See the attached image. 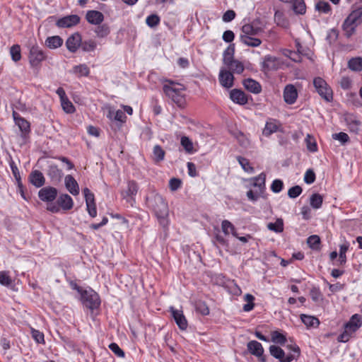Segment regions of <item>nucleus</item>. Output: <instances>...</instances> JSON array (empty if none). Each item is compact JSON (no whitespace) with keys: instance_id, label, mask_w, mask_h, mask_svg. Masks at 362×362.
Segmentation results:
<instances>
[{"instance_id":"1","label":"nucleus","mask_w":362,"mask_h":362,"mask_svg":"<svg viewBox=\"0 0 362 362\" xmlns=\"http://www.w3.org/2000/svg\"><path fill=\"white\" fill-rule=\"evenodd\" d=\"M146 204L154 213L160 224L166 228L168 226V205L159 194L152 192L146 197Z\"/></svg>"},{"instance_id":"2","label":"nucleus","mask_w":362,"mask_h":362,"mask_svg":"<svg viewBox=\"0 0 362 362\" xmlns=\"http://www.w3.org/2000/svg\"><path fill=\"white\" fill-rule=\"evenodd\" d=\"M163 90L167 97L172 100L178 106H182L185 103L184 85L171 80H166Z\"/></svg>"},{"instance_id":"3","label":"nucleus","mask_w":362,"mask_h":362,"mask_svg":"<svg viewBox=\"0 0 362 362\" xmlns=\"http://www.w3.org/2000/svg\"><path fill=\"white\" fill-rule=\"evenodd\" d=\"M235 49L233 45H230L223 52V63L233 74H240L243 72L245 67L243 64L233 58Z\"/></svg>"},{"instance_id":"4","label":"nucleus","mask_w":362,"mask_h":362,"mask_svg":"<svg viewBox=\"0 0 362 362\" xmlns=\"http://www.w3.org/2000/svg\"><path fill=\"white\" fill-rule=\"evenodd\" d=\"M288 347L292 350L293 354L285 356L284 351L279 346L275 345L270 346L269 352L273 357L279 359L280 362H291L300 356V349L296 344L288 345Z\"/></svg>"},{"instance_id":"5","label":"nucleus","mask_w":362,"mask_h":362,"mask_svg":"<svg viewBox=\"0 0 362 362\" xmlns=\"http://www.w3.org/2000/svg\"><path fill=\"white\" fill-rule=\"evenodd\" d=\"M75 288L81 294V300L84 306L90 310H94L99 307L100 300L96 292L93 290H83L81 288L76 286Z\"/></svg>"},{"instance_id":"6","label":"nucleus","mask_w":362,"mask_h":362,"mask_svg":"<svg viewBox=\"0 0 362 362\" xmlns=\"http://www.w3.org/2000/svg\"><path fill=\"white\" fill-rule=\"evenodd\" d=\"M314 86L319 95L326 101L329 102L332 100V91L325 80L320 77H317L313 81Z\"/></svg>"},{"instance_id":"7","label":"nucleus","mask_w":362,"mask_h":362,"mask_svg":"<svg viewBox=\"0 0 362 362\" xmlns=\"http://www.w3.org/2000/svg\"><path fill=\"white\" fill-rule=\"evenodd\" d=\"M29 62L32 67H38L46 56L38 46L31 47L29 52Z\"/></svg>"},{"instance_id":"8","label":"nucleus","mask_w":362,"mask_h":362,"mask_svg":"<svg viewBox=\"0 0 362 362\" xmlns=\"http://www.w3.org/2000/svg\"><path fill=\"white\" fill-rule=\"evenodd\" d=\"M264 30L259 19L254 20L250 23L245 24L242 27V34L246 35H257Z\"/></svg>"},{"instance_id":"9","label":"nucleus","mask_w":362,"mask_h":362,"mask_svg":"<svg viewBox=\"0 0 362 362\" xmlns=\"http://www.w3.org/2000/svg\"><path fill=\"white\" fill-rule=\"evenodd\" d=\"M139 187L137 183L131 180L128 182L127 189L122 193L123 199H124L131 206H133L135 203L134 196L137 194Z\"/></svg>"},{"instance_id":"10","label":"nucleus","mask_w":362,"mask_h":362,"mask_svg":"<svg viewBox=\"0 0 362 362\" xmlns=\"http://www.w3.org/2000/svg\"><path fill=\"white\" fill-rule=\"evenodd\" d=\"M81 35L79 33H75L70 35L66 41V47L68 50L72 53H75L81 44Z\"/></svg>"},{"instance_id":"11","label":"nucleus","mask_w":362,"mask_h":362,"mask_svg":"<svg viewBox=\"0 0 362 362\" xmlns=\"http://www.w3.org/2000/svg\"><path fill=\"white\" fill-rule=\"evenodd\" d=\"M57 195V190L56 188L52 187H46L42 188L39 192V198L43 202H53Z\"/></svg>"},{"instance_id":"12","label":"nucleus","mask_w":362,"mask_h":362,"mask_svg":"<svg viewBox=\"0 0 362 362\" xmlns=\"http://www.w3.org/2000/svg\"><path fill=\"white\" fill-rule=\"evenodd\" d=\"M218 79L221 85L226 88H231L233 86V74L226 69L220 70Z\"/></svg>"},{"instance_id":"13","label":"nucleus","mask_w":362,"mask_h":362,"mask_svg":"<svg viewBox=\"0 0 362 362\" xmlns=\"http://www.w3.org/2000/svg\"><path fill=\"white\" fill-rule=\"evenodd\" d=\"M80 22V17L78 15H69L59 18L57 21L59 28H71Z\"/></svg>"},{"instance_id":"14","label":"nucleus","mask_w":362,"mask_h":362,"mask_svg":"<svg viewBox=\"0 0 362 362\" xmlns=\"http://www.w3.org/2000/svg\"><path fill=\"white\" fill-rule=\"evenodd\" d=\"M247 349L252 355L258 357L261 362H265L263 357L264 349L261 343L255 340L251 341L247 344Z\"/></svg>"},{"instance_id":"15","label":"nucleus","mask_w":362,"mask_h":362,"mask_svg":"<svg viewBox=\"0 0 362 362\" xmlns=\"http://www.w3.org/2000/svg\"><path fill=\"white\" fill-rule=\"evenodd\" d=\"M298 98V92L296 87L292 84L286 86L284 90V98L287 104H293Z\"/></svg>"},{"instance_id":"16","label":"nucleus","mask_w":362,"mask_h":362,"mask_svg":"<svg viewBox=\"0 0 362 362\" xmlns=\"http://www.w3.org/2000/svg\"><path fill=\"white\" fill-rule=\"evenodd\" d=\"M357 26L358 25L348 16L344 21L341 28L344 32V35L349 38L355 33Z\"/></svg>"},{"instance_id":"17","label":"nucleus","mask_w":362,"mask_h":362,"mask_svg":"<svg viewBox=\"0 0 362 362\" xmlns=\"http://www.w3.org/2000/svg\"><path fill=\"white\" fill-rule=\"evenodd\" d=\"M280 127L281 124L279 121L274 119H269L263 129L262 134L268 137L273 133L278 132Z\"/></svg>"},{"instance_id":"18","label":"nucleus","mask_w":362,"mask_h":362,"mask_svg":"<svg viewBox=\"0 0 362 362\" xmlns=\"http://www.w3.org/2000/svg\"><path fill=\"white\" fill-rule=\"evenodd\" d=\"M170 311L179 328L182 330L186 329L187 327V322L182 313V311L176 310L173 307L170 308Z\"/></svg>"},{"instance_id":"19","label":"nucleus","mask_w":362,"mask_h":362,"mask_svg":"<svg viewBox=\"0 0 362 362\" xmlns=\"http://www.w3.org/2000/svg\"><path fill=\"white\" fill-rule=\"evenodd\" d=\"M345 122L349 130L352 132H358L361 126V122L357 117L352 114L345 115Z\"/></svg>"},{"instance_id":"20","label":"nucleus","mask_w":362,"mask_h":362,"mask_svg":"<svg viewBox=\"0 0 362 362\" xmlns=\"http://www.w3.org/2000/svg\"><path fill=\"white\" fill-rule=\"evenodd\" d=\"M266 175L264 173H260L258 176L252 177L250 180L251 186L257 187L259 194H262L265 189Z\"/></svg>"},{"instance_id":"21","label":"nucleus","mask_w":362,"mask_h":362,"mask_svg":"<svg viewBox=\"0 0 362 362\" xmlns=\"http://www.w3.org/2000/svg\"><path fill=\"white\" fill-rule=\"evenodd\" d=\"M362 325V322L361 320V316L358 314L354 315L350 320L346 324L345 329L349 331L350 333H354L356 330H358L361 326Z\"/></svg>"},{"instance_id":"22","label":"nucleus","mask_w":362,"mask_h":362,"mask_svg":"<svg viewBox=\"0 0 362 362\" xmlns=\"http://www.w3.org/2000/svg\"><path fill=\"white\" fill-rule=\"evenodd\" d=\"M86 18L91 24L99 25L103 21L104 16L100 11L92 10L87 12Z\"/></svg>"},{"instance_id":"23","label":"nucleus","mask_w":362,"mask_h":362,"mask_svg":"<svg viewBox=\"0 0 362 362\" xmlns=\"http://www.w3.org/2000/svg\"><path fill=\"white\" fill-rule=\"evenodd\" d=\"M230 99L239 105H245L247 103V98L245 93L238 89H233L230 93Z\"/></svg>"},{"instance_id":"24","label":"nucleus","mask_w":362,"mask_h":362,"mask_svg":"<svg viewBox=\"0 0 362 362\" xmlns=\"http://www.w3.org/2000/svg\"><path fill=\"white\" fill-rule=\"evenodd\" d=\"M279 62L276 57L266 56L263 62V68L265 71H269L279 69Z\"/></svg>"},{"instance_id":"25","label":"nucleus","mask_w":362,"mask_h":362,"mask_svg":"<svg viewBox=\"0 0 362 362\" xmlns=\"http://www.w3.org/2000/svg\"><path fill=\"white\" fill-rule=\"evenodd\" d=\"M13 117L16 124L22 132L27 133L30 131V123L27 120L21 117L19 114L15 111L13 112Z\"/></svg>"},{"instance_id":"26","label":"nucleus","mask_w":362,"mask_h":362,"mask_svg":"<svg viewBox=\"0 0 362 362\" xmlns=\"http://www.w3.org/2000/svg\"><path fill=\"white\" fill-rule=\"evenodd\" d=\"M65 185L69 192L73 195H77L79 193V187L76 180L70 175L65 177Z\"/></svg>"},{"instance_id":"27","label":"nucleus","mask_w":362,"mask_h":362,"mask_svg":"<svg viewBox=\"0 0 362 362\" xmlns=\"http://www.w3.org/2000/svg\"><path fill=\"white\" fill-rule=\"evenodd\" d=\"M30 182L36 187H40L45 184L43 174L39 170H33L29 176Z\"/></svg>"},{"instance_id":"28","label":"nucleus","mask_w":362,"mask_h":362,"mask_svg":"<svg viewBox=\"0 0 362 362\" xmlns=\"http://www.w3.org/2000/svg\"><path fill=\"white\" fill-rule=\"evenodd\" d=\"M282 2L292 4V8L297 14L305 13L306 6L303 0H280Z\"/></svg>"},{"instance_id":"29","label":"nucleus","mask_w":362,"mask_h":362,"mask_svg":"<svg viewBox=\"0 0 362 362\" xmlns=\"http://www.w3.org/2000/svg\"><path fill=\"white\" fill-rule=\"evenodd\" d=\"M243 86L247 90L253 93H259L262 90L260 84L252 78L245 79L243 81Z\"/></svg>"},{"instance_id":"30","label":"nucleus","mask_w":362,"mask_h":362,"mask_svg":"<svg viewBox=\"0 0 362 362\" xmlns=\"http://www.w3.org/2000/svg\"><path fill=\"white\" fill-rule=\"evenodd\" d=\"M240 38L241 42L248 47H257L262 43L260 39L254 37L253 35H240Z\"/></svg>"},{"instance_id":"31","label":"nucleus","mask_w":362,"mask_h":362,"mask_svg":"<svg viewBox=\"0 0 362 362\" xmlns=\"http://www.w3.org/2000/svg\"><path fill=\"white\" fill-rule=\"evenodd\" d=\"M57 204L64 210H69L74 206L72 198L69 194H62L57 199Z\"/></svg>"},{"instance_id":"32","label":"nucleus","mask_w":362,"mask_h":362,"mask_svg":"<svg viewBox=\"0 0 362 362\" xmlns=\"http://www.w3.org/2000/svg\"><path fill=\"white\" fill-rule=\"evenodd\" d=\"M63 44V40L58 35L49 37L45 40V45L50 49H57Z\"/></svg>"},{"instance_id":"33","label":"nucleus","mask_w":362,"mask_h":362,"mask_svg":"<svg viewBox=\"0 0 362 362\" xmlns=\"http://www.w3.org/2000/svg\"><path fill=\"white\" fill-rule=\"evenodd\" d=\"M300 319L308 327H317L320 324L319 320L314 316L302 314Z\"/></svg>"},{"instance_id":"34","label":"nucleus","mask_w":362,"mask_h":362,"mask_svg":"<svg viewBox=\"0 0 362 362\" xmlns=\"http://www.w3.org/2000/svg\"><path fill=\"white\" fill-rule=\"evenodd\" d=\"M315 9L320 13L327 14L332 11L331 6L325 1H318L315 4Z\"/></svg>"},{"instance_id":"35","label":"nucleus","mask_w":362,"mask_h":362,"mask_svg":"<svg viewBox=\"0 0 362 362\" xmlns=\"http://www.w3.org/2000/svg\"><path fill=\"white\" fill-rule=\"evenodd\" d=\"M165 152L160 145H156L153 149V159L156 163H160L165 158Z\"/></svg>"},{"instance_id":"36","label":"nucleus","mask_w":362,"mask_h":362,"mask_svg":"<svg viewBox=\"0 0 362 362\" xmlns=\"http://www.w3.org/2000/svg\"><path fill=\"white\" fill-rule=\"evenodd\" d=\"M221 228L225 235L231 233L234 237H237V233L235 226L228 220H224L221 223Z\"/></svg>"},{"instance_id":"37","label":"nucleus","mask_w":362,"mask_h":362,"mask_svg":"<svg viewBox=\"0 0 362 362\" xmlns=\"http://www.w3.org/2000/svg\"><path fill=\"white\" fill-rule=\"evenodd\" d=\"M348 67L354 71H362V58L355 57L348 62Z\"/></svg>"},{"instance_id":"38","label":"nucleus","mask_w":362,"mask_h":362,"mask_svg":"<svg viewBox=\"0 0 362 362\" xmlns=\"http://www.w3.org/2000/svg\"><path fill=\"white\" fill-rule=\"evenodd\" d=\"M322 202L323 197L320 194L315 193L310 196V204L315 209H320L322 206Z\"/></svg>"},{"instance_id":"39","label":"nucleus","mask_w":362,"mask_h":362,"mask_svg":"<svg viewBox=\"0 0 362 362\" xmlns=\"http://www.w3.org/2000/svg\"><path fill=\"white\" fill-rule=\"evenodd\" d=\"M97 47V43L94 40H81V48L83 52H93Z\"/></svg>"},{"instance_id":"40","label":"nucleus","mask_w":362,"mask_h":362,"mask_svg":"<svg viewBox=\"0 0 362 362\" xmlns=\"http://www.w3.org/2000/svg\"><path fill=\"white\" fill-rule=\"evenodd\" d=\"M349 244L347 243L340 245L338 259L339 265H344L346 262V252L349 250Z\"/></svg>"},{"instance_id":"41","label":"nucleus","mask_w":362,"mask_h":362,"mask_svg":"<svg viewBox=\"0 0 362 362\" xmlns=\"http://www.w3.org/2000/svg\"><path fill=\"white\" fill-rule=\"evenodd\" d=\"M271 337L273 342L280 345H284L286 341V336L279 331H273L271 333Z\"/></svg>"},{"instance_id":"42","label":"nucleus","mask_w":362,"mask_h":362,"mask_svg":"<svg viewBox=\"0 0 362 362\" xmlns=\"http://www.w3.org/2000/svg\"><path fill=\"white\" fill-rule=\"evenodd\" d=\"M95 33H96V35L98 37H105L106 36H107L110 34V28L107 25H106V24L100 25L99 24V25L95 28Z\"/></svg>"},{"instance_id":"43","label":"nucleus","mask_w":362,"mask_h":362,"mask_svg":"<svg viewBox=\"0 0 362 362\" xmlns=\"http://www.w3.org/2000/svg\"><path fill=\"white\" fill-rule=\"evenodd\" d=\"M269 230L274 231L276 233H281L284 230V223L283 220L279 218L274 223H269L267 225Z\"/></svg>"},{"instance_id":"44","label":"nucleus","mask_w":362,"mask_h":362,"mask_svg":"<svg viewBox=\"0 0 362 362\" xmlns=\"http://www.w3.org/2000/svg\"><path fill=\"white\" fill-rule=\"evenodd\" d=\"M350 18L358 25L362 23V6L353 10L349 15Z\"/></svg>"},{"instance_id":"45","label":"nucleus","mask_w":362,"mask_h":362,"mask_svg":"<svg viewBox=\"0 0 362 362\" xmlns=\"http://www.w3.org/2000/svg\"><path fill=\"white\" fill-rule=\"evenodd\" d=\"M195 309L197 312L203 315H208L209 314V308L208 305L202 300H198L195 303Z\"/></svg>"},{"instance_id":"46","label":"nucleus","mask_w":362,"mask_h":362,"mask_svg":"<svg viewBox=\"0 0 362 362\" xmlns=\"http://www.w3.org/2000/svg\"><path fill=\"white\" fill-rule=\"evenodd\" d=\"M305 143L307 146V148L310 152H315L317 151V146L315 141V139L313 136L310 134H308L305 138Z\"/></svg>"},{"instance_id":"47","label":"nucleus","mask_w":362,"mask_h":362,"mask_svg":"<svg viewBox=\"0 0 362 362\" xmlns=\"http://www.w3.org/2000/svg\"><path fill=\"white\" fill-rule=\"evenodd\" d=\"M11 58L14 62H18L21 59V47L18 45H13L10 49Z\"/></svg>"},{"instance_id":"48","label":"nucleus","mask_w":362,"mask_h":362,"mask_svg":"<svg viewBox=\"0 0 362 362\" xmlns=\"http://www.w3.org/2000/svg\"><path fill=\"white\" fill-rule=\"evenodd\" d=\"M181 145L183 146L187 153H192L194 152L193 144L188 137L182 136L181 138Z\"/></svg>"},{"instance_id":"49","label":"nucleus","mask_w":362,"mask_h":362,"mask_svg":"<svg viewBox=\"0 0 362 362\" xmlns=\"http://www.w3.org/2000/svg\"><path fill=\"white\" fill-rule=\"evenodd\" d=\"M12 284V279L8 272H0V284L4 286H9Z\"/></svg>"},{"instance_id":"50","label":"nucleus","mask_w":362,"mask_h":362,"mask_svg":"<svg viewBox=\"0 0 362 362\" xmlns=\"http://www.w3.org/2000/svg\"><path fill=\"white\" fill-rule=\"evenodd\" d=\"M237 159L245 171L247 173H252L254 171V168L250 166L249 160L247 158L238 156Z\"/></svg>"},{"instance_id":"51","label":"nucleus","mask_w":362,"mask_h":362,"mask_svg":"<svg viewBox=\"0 0 362 362\" xmlns=\"http://www.w3.org/2000/svg\"><path fill=\"white\" fill-rule=\"evenodd\" d=\"M31 335L37 343L45 344L44 334L42 332L34 328H31Z\"/></svg>"},{"instance_id":"52","label":"nucleus","mask_w":362,"mask_h":362,"mask_svg":"<svg viewBox=\"0 0 362 362\" xmlns=\"http://www.w3.org/2000/svg\"><path fill=\"white\" fill-rule=\"evenodd\" d=\"M146 23L151 28L156 27L160 23V18L156 14H151L146 18Z\"/></svg>"},{"instance_id":"53","label":"nucleus","mask_w":362,"mask_h":362,"mask_svg":"<svg viewBox=\"0 0 362 362\" xmlns=\"http://www.w3.org/2000/svg\"><path fill=\"white\" fill-rule=\"evenodd\" d=\"M48 174L52 179H59L62 175V171L57 165H52L49 168Z\"/></svg>"},{"instance_id":"54","label":"nucleus","mask_w":362,"mask_h":362,"mask_svg":"<svg viewBox=\"0 0 362 362\" xmlns=\"http://www.w3.org/2000/svg\"><path fill=\"white\" fill-rule=\"evenodd\" d=\"M339 33L336 29H331L328 31L326 40L329 45L335 42L338 38Z\"/></svg>"},{"instance_id":"55","label":"nucleus","mask_w":362,"mask_h":362,"mask_svg":"<svg viewBox=\"0 0 362 362\" xmlns=\"http://www.w3.org/2000/svg\"><path fill=\"white\" fill-rule=\"evenodd\" d=\"M332 138L334 140H338L341 144H345L349 141V136L346 133L339 132L332 134Z\"/></svg>"},{"instance_id":"56","label":"nucleus","mask_w":362,"mask_h":362,"mask_svg":"<svg viewBox=\"0 0 362 362\" xmlns=\"http://www.w3.org/2000/svg\"><path fill=\"white\" fill-rule=\"evenodd\" d=\"M284 187V182L282 180L276 179L274 180L271 185V190L274 193L280 192Z\"/></svg>"},{"instance_id":"57","label":"nucleus","mask_w":362,"mask_h":362,"mask_svg":"<svg viewBox=\"0 0 362 362\" xmlns=\"http://www.w3.org/2000/svg\"><path fill=\"white\" fill-rule=\"evenodd\" d=\"M61 103H62V106L63 110L66 113H73L75 111L74 106L73 105L71 102H70L68 98H66L65 100L61 101Z\"/></svg>"},{"instance_id":"58","label":"nucleus","mask_w":362,"mask_h":362,"mask_svg":"<svg viewBox=\"0 0 362 362\" xmlns=\"http://www.w3.org/2000/svg\"><path fill=\"white\" fill-rule=\"evenodd\" d=\"M83 193L85 199H86V205L91 204H95L94 194L90 192V190L88 188H87V187L84 188L83 189Z\"/></svg>"},{"instance_id":"59","label":"nucleus","mask_w":362,"mask_h":362,"mask_svg":"<svg viewBox=\"0 0 362 362\" xmlns=\"http://www.w3.org/2000/svg\"><path fill=\"white\" fill-rule=\"evenodd\" d=\"M312 300L315 302H319L322 300V294L317 288H313L310 292Z\"/></svg>"},{"instance_id":"60","label":"nucleus","mask_w":362,"mask_h":362,"mask_svg":"<svg viewBox=\"0 0 362 362\" xmlns=\"http://www.w3.org/2000/svg\"><path fill=\"white\" fill-rule=\"evenodd\" d=\"M302 193V188L299 185L291 187L288 191V195L290 198H296Z\"/></svg>"},{"instance_id":"61","label":"nucleus","mask_w":362,"mask_h":362,"mask_svg":"<svg viewBox=\"0 0 362 362\" xmlns=\"http://www.w3.org/2000/svg\"><path fill=\"white\" fill-rule=\"evenodd\" d=\"M109 349L118 357H124V352L120 349V347L116 343H111L109 345Z\"/></svg>"},{"instance_id":"62","label":"nucleus","mask_w":362,"mask_h":362,"mask_svg":"<svg viewBox=\"0 0 362 362\" xmlns=\"http://www.w3.org/2000/svg\"><path fill=\"white\" fill-rule=\"evenodd\" d=\"M315 180V174L311 169L308 170L304 175V181L307 184H312Z\"/></svg>"},{"instance_id":"63","label":"nucleus","mask_w":362,"mask_h":362,"mask_svg":"<svg viewBox=\"0 0 362 362\" xmlns=\"http://www.w3.org/2000/svg\"><path fill=\"white\" fill-rule=\"evenodd\" d=\"M75 73L79 74L81 76H88L89 74V69L85 64H81L74 67Z\"/></svg>"},{"instance_id":"64","label":"nucleus","mask_w":362,"mask_h":362,"mask_svg":"<svg viewBox=\"0 0 362 362\" xmlns=\"http://www.w3.org/2000/svg\"><path fill=\"white\" fill-rule=\"evenodd\" d=\"M308 244L312 248H316L320 243L319 236L316 235H310L307 240Z\"/></svg>"}]
</instances>
